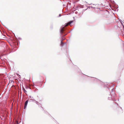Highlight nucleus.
Masks as SVG:
<instances>
[{
    "label": "nucleus",
    "mask_w": 124,
    "mask_h": 124,
    "mask_svg": "<svg viewBox=\"0 0 124 124\" xmlns=\"http://www.w3.org/2000/svg\"><path fill=\"white\" fill-rule=\"evenodd\" d=\"M114 90L113 89H112L111 92H112L113 91H114Z\"/></svg>",
    "instance_id": "nucleus-10"
},
{
    "label": "nucleus",
    "mask_w": 124,
    "mask_h": 124,
    "mask_svg": "<svg viewBox=\"0 0 124 124\" xmlns=\"http://www.w3.org/2000/svg\"><path fill=\"white\" fill-rule=\"evenodd\" d=\"M23 90L24 92L26 93L27 92L25 90L24 88L23 89Z\"/></svg>",
    "instance_id": "nucleus-7"
},
{
    "label": "nucleus",
    "mask_w": 124,
    "mask_h": 124,
    "mask_svg": "<svg viewBox=\"0 0 124 124\" xmlns=\"http://www.w3.org/2000/svg\"><path fill=\"white\" fill-rule=\"evenodd\" d=\"M19 39H21V38H18Z\"/></svg>",
    "instance_id": "nucleus-15"
},
{
    "label": "nucleus",
    "mask_w": 124,
    "mask_h": 124,
    "mask_svg": "<svg viewBox=\"0 0 124 124\" xmlns=\"http://www.w3.org/2000/svg\"><path fill=\"white\" fill-rule=\"evenodd\" d=\"M63 6L64 7H65L66 6H65L64 4H63Z\"/></svg>",
    "instance_id": "nucleus-11"
},
{
    "label": "nucleus",
    "mask_w": 124,
    "mask_h": 124,
    "mask_svg": "<svg viewBox=\"0 0 124 124\" xmlns=\"http://www.w3.org/2000/svg\"><path fill=\"white\" fill-rule=\"evenodd\" d=\"M113 93L112 94L114 96V95L115 94V93H114V92H113Z\"/></svg>",
    "instance_id": "nucleus-13"
},
{
    "label": "nucleus",
    "mask_w": 124,
    "mask_h": 124,
    "mask_svg": "<svg viewBox=\"0 0 124 124\" xmlns=\"http://www.w3.org/2000/svg\"><path fill=\"white\" fill-rule=\"evenodd\" d=\"M108 99L109 100H113L112 96L111 95H109L108 97Z\"/></svg>",
    "instance_id": "nucleus-4"
},
{
    "label": "nucleus",
    "mask_w": 124,
    "mask_h": 124,
    "mask_svg": "<svg viewBox=\"0 0 124 124\" xmlns=\"http://www.w3.org/2000/svg\"><path fill=\"white\" fill-rule=\"evenodd\" d=\"M61 16V15L60 14L59 15V17H60Z\"/></svg>",
    "instance_id": "nucleus-14"
},
{
    "label": "nucleus",
    "mask_w": 124,
    "mask_h": 124,
    "mask_svg": "<svg viewBox=\"0 0 124 124\" xmlns=\"http://www.w3.org/2000/svg\"><path fill=\"white\" fill-rule=\"evenodd\" d=\"M29 101H32L33 102H34V101L35 100H30Z\"/></svg>",
    "instance_id": "nucleus-6"
},
{
    "label": "nucleus",
    "mask_w": 124,
    "mask_h": 124,
    "mask_svg": "<svg viewBox=\"0 0 124 124\" xmlns=\"http://www.w3.org/2000/svg\"><path fill=\"white\" fill-rule=\"evenodd\" d=\"M16 124H19V123H18V122L17 121V122H16Z\"/></svg>",
    "instance_id": "nucleus-12"
},
{
    "label": "nucleus",
    "mask_w": 124,
    "mask_h": 124,
    "mask_svg": "<svg viewBox=\"0 0 124 124\" xmlns=\"http://www.w3.org/2000/svg\"><path fill=\"white\" fill-rule=\"evenodd\" d=\"M28 102V100H26V101H25V103L24 107V109L25 108H26L27 107Z\"/></svg>",
    "instance_id": "nucleus-3"
},
{
    "label": "nucleus",
    "mask_w": 124,
    "mask_h": 124,
    "mask_svg": "<svg viewBox=\"0 0 124 124\" xmlns=\"http://www.w3.org/2000/svg\"><path fill=\"white\" fill-rule=\"evenodd\" d=\"M70 32V31L69 32Z\"/></svg>",
    "instance_id": "nucleus-17"
},
{
    "label": "nucleus",
    "mask_w": 124,
    "mask_h": 124,
    "mask_svg": "<svg viewBox=\"0 0 124 124\" xmlns=\"http://www.w3.org/2000/svg\"><path fill=\"white\" fill-rule=\"evenodd\" d=\"M120 22L122 24V25L123 26V25L122 23V21L121 20V21H120Z\"/></svg>",
    "instance_id": "nucleus-8"
},
{
    "label": "nucleus",
    "mask_w": 124,
    "mask_h": 124,
    "mask_svg": "<svg viewBox=\"0 0 124 124\" xmlns=\"http://www.w3.org/2000/svg\"><path fill=\"white\" fill-rule=\"evenodd\" d=\"M62 37V39L61 40V43L60 45L62 47L63 46H66V42H63L62 41V40H63L64 39L63 38V37L62 36L61 37Z\"/></svg>",
    "instance_id": "nucleus-2"
},
{
    "label": "nucleus",
    "mask_w": 124,
    "mask_h": 124,
    "mask_svg": "<svg viewBox=\"0 0 124 124\" xmlns=\"http://www.w3.org/2000/svg\"><path fill=\"white\" fill-rule=\"evenodd\" d=\"M67 27L64 26L62 27L61 28L60 30V33L63 36H65L67 33L66 32L67 31Z\"/></svg>",
    "instance_id": "nucleus-1"
},
{
    "label": "nucleus",
    "mask_w": 124,
    "mask_h": 124,
    "mask_svg": "<svg viewBox=\"0 0 124 124\" xmlns=\"http://www.w3.org/2000/svg\"><path fill=\"white\" fill-rule=\"evenodd\" d=\"M75 13L76 14H78V12L77 11H76L75 12Z\"/></svg>",
    "instance_id": "nucleus-9"
},
{
    "label": "nucleus",
    "mask_w": 124,
    "mask_h": 124,
    "mask_svg": "<svg viewBox=\"0 0 124 124\" xmlns=\"http://www.w3.org/2000/svg\"><path fill=\"white\" fill-rule=\"evenodd\" d=\"M38 102L37 101L36 102V103L37 104H38Z\"/></svg>",
    "instance_id": "nucleus-16"
},
{
    "label": "nucleus",
    "mask_w": 124,
    "mask_h": 124,
    "mask_svg": "<svg viewBox=\"0 0 124 124\" xmlns=\"http://www.w3.org/2000/svg\"><path fill=\"white\" fill-rule=\"evenodd\" d=\"M73 22V21H70L69 23V24L70 25Z\"/></svg>",
    "instance_id": "nucleus-5"
}]
</instances>
